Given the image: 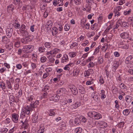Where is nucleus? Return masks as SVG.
I'll use <instances>...</instances> for the list:
<instances>
[{"instance_id": "6ab92c4d", "label": "nucleus", "mask_w": 133, "mask_h": 133, "mask_svg": "<svg viewBox=\"0 0 133 133\" xmlns=\"http://www.w3.org/2000/svg\"><path fill=\"white\" fill-rule=\"evenodd\" d=\"M28 36L25 37V38L21 39V42L25 43L28 42V39H29Z\"/></svg>"}, {"instance_id": "423d86ee", "label": "nucleus", "mask_w": 133, "mask_h": 133, "mask_svg": "<svg viewBox=\"0 0 133 133\" xmlns=\"http://www.w3.org/2000/svg\"><path fill=\"white\" fill-rule=\"evenodd\" d=\"M121 24V22H120V21H118L117 22L115 26H113V24H110V26L109 28H110L111 29L112 28V29H117L118 28L119 25Z\"/></svg>"}, {"instance_id": "ea45409f", "label": "nucleus", "mask_w": 133, "mask_h": 133, "mask_svg": "<svg viewBox=\"0 0 133 133\" xmlns=\"http://www.w3.org/2000/svg\"><path fill=\"white\" fill-rule=\"evenodd\" d=\"M63 2L62 0H58L57 1V4L59 6H62L63 4Z\"/></svg>"}, {"instance_id": "4be33fe9", "label": "nucleus", "mask_w": 133, "mask_h": 133, "mask_svg": "<svg viewBox=\"0 0 133 133\" xmlns=\"http://www.w3.org/2000/svg\"><path fill=\"white\" fill-rule=\"evenodd\" d=\"M34 97L32 96H31L30 97L28 98V99L27 100V102H31V103L33 102H34Z\"/></svg>"}, {"instance_id": "cd10ccee", "label": "nucleus", "mask_w": 133, "mask_h": 133, "mask_svg": "<svg viewBox=\"0 0 133 133\" xmlns=\"http://www.w3.org/2000/svg\"><path fill=\"white\" fill-rule=\"evenodd\" d=\"M77 55V53L74 52H71L69 53V55L71 57H74Z\"/></svg>"}, {"instance_id": "f8f14e48", "label": "nucleus", "mask_w": 133, "mask_h": 133, "mask_svg": "<svg viewBox=\"0 0 133 133\" xmlns=\"http://www.w3.org/2000/svg\"><path fill=\"white\" fill-rule=\"evenodd\" d=\"M119 65V63L117 61H115L114 62L113 65V69L114 71H115L116 69L118 67Z\"/></svg>"}, {"instance_id": "20e7f679", "label": "nucleus", "mask_w": 133, "mask_h": 133, "mask_svg": "<svg viewBox=\"0 0 133 133\" xmlns=\"http://www.w3.org/2000/svg\"><path fill=\"white\" fill-rule=\"evenodd\" d=\"M121 37L123 39H128L129 40H132V39L130 37L129 33L127 32H124L121 34L120 35Z\"/></svg>"}, {"instance_id": "b1692460", "label": "nucleus", "mask_w": 133, "mask_h": 133, "mask_svg": "<svg viewBox=\"0 0 133 133\" xmlns=\"http://www.w3.org/2000/svg\"><path fill=\"white\" fill-rule=\"evenodd\" d=\"M130 110L129 109L124 110L123 111V114L125 115H128L130 113Z\"/></svg>"}, {"instance_id": "dca6fc26", "label": "nucleus", "mask_w": 133, "mask_h": 133, "mask_svg": "<svg viewBox=\"0 0 133 133\" xmlns=\"http://www.w3.org/2000/svg\"><path fill=\"white\" fill-rule=\"evenodd\" d=\"M88 123L89 125L92 126H94L95 124V122L92 118L89 119L88 120Z\"/></svg>"}, {"instance_id": "5701e85b", "label": "nucleus", "mask_w": 133, "mask_h": 133, "mask_svg": "<svg viewBox=\"0 0 133 133\" xmlns=\"http://www.w3.org/2000/svg\"><path fill=\"white\" fill-rule=\"evenodd\" d=\"M60 50L59 49L55 48L51 51V54H56L58 53L59 51H60Z\"/></svg>"}, {"instance_id": "79ce46f5", "label": "nucleus", "mask_w": 133, "mask_h": 133, "mask_svg": "<svg viewBox=\"0 0 133 133\" xmlns=\"http://www.w3.org/2000/svg\"><path fill=\"white\" fill-rule=\"evenodd\" d=\"M0 85L2 89H5V84L3 82H2L0 83Z\"/></svg>"}, {"instance_id": "c85d7f7f", "label": "nucleus", "mask_w": 133, "mask_h": 133, "mask_svg": "<svg viewBox=\"0 0 133 133\" xmlns=\"http://www.w3.org/2000/svg\"><path fill=\"white\" fill-rule=\"evenodd\" d=\"M121 22L122 25L121 26L124 27H128L129 26V24L127 23V22L124 21L123 22Z\"/></svg>"}, {"instance_id": "9b49d317", "label": "nucleus", "mask_w": 133, "mask_h": 133, "mask_svg": "<svg viewBox=\"0 0 133 133\" xmlns=\"http://www.w3.org/2000/svg\"><path fill=\"white\" fill-rule=\"evenodd\" d=\"M65 89L64 88H61L59 89L56 91L57 94V95H62Z\"/></svg>"}, {"instance_id": "a18cd8bd", "label": "nucleus", "mask_w": 133, "mask_h": 133, "mask_svg": "<svg viewBox=\"0 0 133 133\" xmlns=\"http://www.w3.org/2000/svg\"><path fill=\"white\" fill-rule=\"evenodd\" d=\"M44 45L47 48H50L51 46L49 42L45 43Z\"/></svg>"}, {"instance_id": "052dcab7", "label": "nucleus", "mask_w": 133, "mask_h": 133, "mask_svg": "<svg viewBox=\"0 0 133 133\" xmlns=\"http://www.w3.org/2000/svg\"><path fill=\"white\" fill-rule=\"evenodd\" d=\"M15 47L18 48L20 46V42H17L15 44Z\"/></svg>"}, {"instance_id": "1a4fd4ad", "label": "nucleus", "mask_w": 133, "mask_h": 133, "mask_svg": "<svg viewBox=\"0 0 133 133\" xmlns=\"http://www.w3.org/2000/svg\"><path fill=\"white\" fill-rule=\"evenodd\" d=\"M13 30L12 28L7 29L6 30V33L9 37H10L11 36Z\"/></svg>"}, {"instance_id": "412c9836", "label": "nucleus", "mask_w": 133, "mask_h": 133, "mask_svg": "<svg viewBox=\"0 0 133 133\" xmlns=\"http://www.w3.org/2000/svg\"><path fill=\"white\" fill-rule=\"evenodd\" d=\"M14 7L12 5H9L7 7V10L8 12H10L13 11Z\"/></svg>"}, {"instance_id": "338daca9", "label": "nucleus", "mask_w": 133, "mask_h": 133, "mask_svg": "<svg viewBox=\"0 0 133 133\" xmlns=\"http://www.w3.org/2000/svg\"><path fill=\"white\" fill-rule=\"evenodd\" d=\"M20 24L18 23H17L14 25V27L16 29H18L20 28Z\"/></svg>"}, {"instance_id": "7c9ffc66", "label": "nucleus", "mask_w": 133, "mask_h": 133, "mask_svg": "<svg viewBox=\"0 0 133 133\" xmlns=\"http://www.w3.org/2000/svg\"><path fill=\"white\" fill-rule=\"evenodd\" d=\"M93 99L97 102H98L99 101L100 98L98 94L95 95V96L93 98Z\"/></svg>"}, {"instance_id": "e433bc0d", "label": "nucleus", "mask_w": 133, "mask_h": 133, "mask_svg": "<svg viewBox=\"0 0 133 133\" xmlns=\"http://www.w3.org/2000/svg\"><path fill=\"white\" fill-rule=\"evenodd\" d=\"M75 3L77 5H79L81 3V0H74Z\"/></svg>"}, {"instance_id": "a19ab883", "label": "nucleus", "mask_w": 133, "mask_h": 133, "mask_svg": "<svg viewBox=\"0 0 133 133\" xmlns=\"http://www.w3.org/2000/svg\"><path fill=\"white\" fill-rule=\"evenodd\" d=\"M45 48L43 47H40L39 48L38 51L40 52H43L44 51Z\"/></svg>"}, {"instance_id": "9d476101", "label": "nucleus", "mask_w": 133, "mask_h": 133, "mask_svg": "<svg viewBox=\"0 0 133 133\" xmlns=\"http://www.w3.org/2000/svg\"><path fill=\"white\" fill-rule=\"evenodd\" d=\"M102 118V116L101 114L96 112L94 118L96 119H99Z\"/></svg>"}, {"instance_id": "c756f323", "label": "nucleus", "mask_w": 133, "mask_h": 133, "mask_svg": "<svg viewBox=\"0 0 133 133\" xmlns=\"http://www.w3.org/2000/svg\"><path fill=\"white\" fill-rule=\"evenodd\" d=\"M79 69L77 70L75 72H74L72 74V75L74 76H77L79 72Z\"/></svg>"}, {"instance_id": "5fc2aeb1", "label": "nucleus", "mask_w": 133, "mask_h": 133, "mask_svg": "<svg viewBox=\"0 0 133 133\" xmlns=\"http://www.w3.org/2000/svg\"><path fill=\"white\" fill-rule=\"evenodd\" d=\"M94 64L92 62H90L89 64L88 67V68H90L93 67L94 66Z\"/></svg>"}, {"instance_id": "09e8293b", "label": "nucleus", "mask_w": 133, "mask_h": 133, "mask_svg": "<svg viewBox=\"0 0 133 133\" xmlns=\"http://www.w3.org/2000/svg\"><path fill=\"white\" fill-rule=\"evenodd\" d=\"M49 115L50 116H54L55 115V112L51 110L49 111Z\"/></svg>"}, {"instance_id": "72a5a7b5", "label": "nucleus", "mask_w": 133, "mask_h": 133, "mask_svg": "<svg viewBox=\"0 0 133 133\" xmlns=\"http://www.w3.org/2000/svg\"><path fill=\"white\" fill-rule=\"evenodd\" d=\"M103 60V56H100L98 58V61L99 63L100 64H101L102 63Z\"/></svg>"}, {"instance_id": "0eeeda50", "label": "nucleus", "mask_w": 133, "mask_h": 133, "mask_svg": "<svg viewBox=\"0 0 133 133\" xmlns=\"http://www.w3.org/2000/svg\"><path fill=\"white\" fill-rule=\"evenodd\" d=\"M12 119L14 122L17 123L18 121V115L16 114H14L12 115Z\"/></svg>"}, {"instance_id": "603ef678", "label": "nucleus", "mask_w": 133, "mask_h": 133, "mask_svg": "<svg viewBox=\"0 0 133 133\" xmlns=\"http://www.w3.org/2000/svg\"><path fill=\"white\" fill-rule=\"evenodd\" d=\"M99 47H98L95 49L94 54L95 55L96 54L99 52Z\"/></svg>"}, {"instance_id": "aec40b11", "label": "nucleus", "mask_w": 133, "mask_h": 133, "mask_svg": "<svg viewBox=\"0 0 133 133\" xmlns=\"http://www.w3.org/2000/svg\"><path fill=\"white\" fill-rule=\"evenodd\" d=\"M2 41L5 44H7L9 41V39L6 37H2Z\"/></svg>"}, {"instance_id": "ddd939ff", "label": "nucleus", "mask_w": 133, "mask_h": 133, "mask_svg": "<svg viewBox=\"0 0 133 133\" xmlns=\"http://www.w3.org/2000/svg\"><path fill=\"white\" fill-rule=\"evenodd\" d=\"M68 56L67 55L65 54L62 58V63L66 62L69 61Z\"/></svg>"}, {"instance_id": "c03bdc74", "label": "nucleus", "mask_w": 133, "mask_h": 133, "mask_svg": "<svg viewBox=\"0 0 133 133\" xmlns=\"http://www.w3.org/2000/svg\"><path fill=\"white\" fill-rule=\"evenodd\" d=\"M74 122L76 125L78 124L79 122V120L78 118H76L75 119Z\"/></svg>"}, {"instance_id": "e2e57ef3", "label": "nucleus", "mask_w": 133, "mask_h": 133, "mask_svg": "<svg viewBox=\"0 0 133 133\" xmlns=\"http://www.w3.org/2000/svg\"><path fill=\"white\" fill-rule=\"evenodd\" d=\"M129 21L131 22L132 26L133 27V18L130 17L129 19Z\"/></svg>"}, {"instance_id": "49530a36", "label": "nucleus", "mask_w": 133, "mask_h": 133, "mask_svg": "<svg viewBox=\"0 0 133 133\" xmlns=\"http://www.w3.org/2000/svg\"><path fill=\"white\" fill-rule=\"evenodd\" d=\"M31 66L32 69H34L37 67L36 64L34 63H32L31 64Z\"/></svg>"}, {"instance_id": "2eb2a0df", "label": "nucleus", "mask_w": 133, "mask_h": 133, "mask_svg": "<svg viewBox=\"0 0 133 133\" xmlns=\"http://www.w3.org/2000/svg\"><path fill=\"white\" fill-rule=\"evenodd\" d=\"M51 32L53 35H55L58 33V29L55 27H54L52 29Z\"/></svg>"}, {"instance_id": "7ed1b4c3", "label": "nucleus", "mask_w": 133, "mask_h": 133, "mask_svg": "<svg viewBox=\"0 0 133 133\" xmlns=\"http://www.w3.org/2000/svg\"><path fill=\"white\" fill-rule=\"evenodd\" d=\"M34 47L32 45H27L24 46L23 49V51L24 52L28 53L33 50Z\"/></svg>"}, {"instance_id": "8fccbe9b", "label": "nucleus", "mask_w": 133, "mask_h": 133, "mask_svg": "<svg viewBox=\"0 0 133 133\" xmlns=\"http://www.w3.org/2000/svg\"><path fill=\"white\" fill-rule=\"evenodd\" d=\"M120 88L122 89H124L125 88V86L123 83H121L119 85Z\"/></svg>"}, {"instance_id": "39448f33", "label": "nucleus", "mask_w": 133, "mask_h": 133, "mask_svg": "<svg viewBox=\"0 0 133 133\" xmlns=\"http://www.w3.org/2000/svg\"><path fill=\"white\" fill-rule=\"evenodd\" d=\"M97 125L102 128H105L107 127L108 125L107 123L103 121H99L97 123Z\"/></svg>"}, {"instance_id": "4468645a", "label": "nucleus", "mask_w": 133, "mask_h": 133, "mask_svg": "<svg viewBox=\"0 0 133 133\" xmlns=\"http://www.w3.org/2000/svg\"><path fill=\"white\" fill-rule=\"evenodd\" d=\"M73 66V64L72 63H69L68 65H66L64 68V69L65 70H69L70 69V66L71 67Z\"/></svg>"}, {"instance_id": "f3484780", "label": "nucleus", "mask_w": 133, "mask_h": 133, "mask_svg": "<svg viewBox=\"0 0 133 133\" xmlns=\"http://www.w3.org/2000/svg\"><path fill=\"white\" fill-rule=\"evenodd\" d=\"M81 104V102H77L75 103L73 105V108L74 109L77 108L78 107L80 106Z\"/></svg>"}, {"instance_id": "3c124183", "label": "nucleus", "mask_w": 133, "mask_h": 133, "mask_svg": "<svg viewBox=\"0 0 133 133\" xmlns=\"http://www.w3.org/2000/svg\"><path fill=\"white\" fill-rule=\"evenodd\" d=\"M46 59V58L45 57H41V61L42 62H45Z\"/></svg>"}, {"instance_id": "774afa93", "label": "nucleus", "mask_w": 133, "mask_h": 133, "mask_svg": "<svg viewBox=\"0 0 133 133\" xmlns=\"http://www.w3.org/2000/svg\"><path fill=\"white\" fill-rule=\"evenodd\" d=\"M34 25H31L30 27V30L32 32H33L34 31Z\"/></svg>"}, {"instance_id": "393cba45", "label": "nucleus", "mask_w": 133, "mask_h": 133, "mask_svg": "<svg viewBox=\"0 0 133 133\" xmlns=\"http://www.w3.org/2000/svg\"><path fill=\"white\" fill-rule=\"evenodd\" d=\"M79 92L81 94H84L85 93V89L83 87H81L79 88Z\"/></svg>"}, {"instance_id": "f704fd0d", "label": "nucleus", "mask_w": 133, "mask_h": 133, "mask_svg": "<svg viewBox=\"0 0 133 133\" xmlns=\"http://www.w3.org/2000/svg\"><path fill=\"white\" fill-rule=\"evenodd\" d=\"M38 118V116H34L32 119V122L34 123H35L37 121Z\"/></svg>"}, {"instance_id": "473e14b6", "label": "nucleus", "mask_w": 133, "mask_h": 133, "mask_svg": "<svg viewBox=\"0 0 133 133\" xmlns=\"http://www.w3.org/2000/svg\"><path fill=\"white\" fill-rule=\"evenodd\" d=\"M6 48L9 50H10L13 48V46L12 44L8 45L6 46Z\"/></svg>"}, {"instance_id": "4d7b16f0", "label": "nucleus", "mask_w": 133, "mask_h": 133, "mask_svg": "<svg viewBox=\"0 0 133 133\" xmlns=\"http://www.w3.org/2000/svg\"><path fill=\"white\" fill-rule=\"evenodd\" d=\"M52 27V26H51V25H45V28H46L47 30H48V31H50L51 29V28Z\"/></svg>"}, {"instance_id": "680f3d73", "label": "nucleus", "mask_w": 133, "mask_h": 133, "mask_svg": "<svg viewBox=\"0 0 133 133\" xmlns=\"http://www.w3.org/2000/svg\"><path fill=\"white\" fill-rule=\"evenodd\" d=\"M91 9V8L89 6H88L87 7L86 9H85V10H86V11L87 12H89Z\"/></svg>"}, {"instance_id": "a211bd4d", "label": "nucleus", "mask_w": 133, "mask_h": 133, "mask_svg": "<svg viewBox=\"0 0 133 133\" xmlns=\"http://www.w3.org/2000/svg\"><path fill=\"white\" fill-rule=\"evenodd\" d=\"M96 112L94 111L89 112L87 113L89 117L93 118L95 116Z\"/></svg>"}, {"instance_id": "a878e982", "label": "nucleus", "mask_w": 133, "mask_h": 133, "mask_svg": "<svg viewBox=\"0 0 133 133\" xmlns=\"http://www.w3.org/2000/svg\"><path fill=\"white\" fill-rule=\"evenodd\" d=\"M59 95H54V96H53L52 97V100L53 101H55L58 99H59Z\"/></svg>"}, {"instance_id": "f03ea898", "label": "nucleus", "mask_w": 133, "mask_h": 133, "mask_svg": "<svg viewBox=\"0 0 133 133\" xmlns=\"http://www.w3.org/2000/svg\"><path fill=\"white\" fill-rule=\"evenodd\" d=\"M20 32L23 34V36L25 37L28 36V33L26 28L24 24H22L21 27L19 30Z\"/></svg>"}, {"instance_id": "37998d69", "label": "nucleus", "mask_w": 133, "mask_h": 133, "mask_svg": "<svg viewBox=\"0 0 133 133\" xmlns=\"http://www.w3.org/2000/svg\"><path fill=\"white\" fill-rule=\"evenodd\" d=\"M44 129L45 128L43 126V125H42L40 126V128L38 130H40L42 132H44Z\"/></svg>"}, {"instance_id": "4c0bfd02", "label": "nucleus", "mask_w": 133, "mask_h": 133, "mask_svg": "<svg viewBox=\"0 0 133 133\" xmlns=\"http://www.w3.org/2000/svg\"><path fill=\"white\" fill-rule=\"evenodd\" d=\"M8 129L6 128H4L2 129L0 131V133H5L7 131Z\"/></svg>"}, {"instance_id": "2f4dec72", "label": "nucleus", "mask_w": 133, "mask_h": 133, "mask_svg": "<svg viewBox=\"0 0 133 133\" xmlns=\"http://www.w3.org/2000/svg\"><path fill=\"white\" fill-rule=\"evenodd\" d=\"M38 105V104H36L35 103H34V102L30 104V107L33 109L34 108L36 107Z\"/></svg>"}, {"instance_id": "f257e3e1", "label": "nucleus", "mask_w": 133, "mask_h": 133, "mask_svg": "<svg viewBox=\"0 0 133 133\" xmlns=\"http://www.w3.org/2000/svg\"><path fill=\"white\" fill-rule=\"evenodd\" d=\"M33 110L30 105H27L26 107H24L22 110V111L21 114V118H23L25 116V114L29 115L30 113V111H32Z\"/></svg>"}, {"instance_id": "6e6d98bb", "label": "nucleus", "mask_w": 133, "mask_h": 133, "mask_svg": "<svg viewBox=\"0 0 133 133\" xmlns=\"http://www.w3.org/2000/svg\"><path fill=\"white\" fill-rule=\"evenodd\" d=\"M49 75V73L48 72H46L44 73L43 76V78H45L47 77Z\"/></svg>"}, {"instance_id": "6e6552de", "label": "nucleus", "mask_w": 133, "mask_h": 133, "mask_svg": "<svg viewBox=\"0 0 133 133\" xmlns=\"http://www.w3.org/2000/svg\"><path fill=\"white\" fill-rule=\"evenodd\" d=\"M70 89L74 95H76L78 91L76 88L74 86L70 87Z\"/></svg>"}, {"instance_id": "bb28decb", "label": "nucleus", "mask_w": 133, "mask_h": 133, "mask_svg": "<svg viewBox=\"0 0 133 133\" xmlns=\"http://www.w3.org/2000/svg\"><path fill=\"white\" fill-rule=\"evenodd\" d=\"M82 129L81 127H78L76 128L75 130V132L76 133H81L82 131Z\"/></svg>"}, {"instance_id": "de8ad7c7", "label": "nucleus", "mask_w": 133, "mask_h": 133, "mask_svg": "<svg viewBox=\"0 0 133 133\" xmlns=\"http://www.w3.org/2000/svg\"><path fill=\"white\" fill-rule=\"evenodd\" d=\"M114 12L115 16H118L120 15V13L118 11L116 10L114 11Z\"/></svg>"}, {"instance_id": "864d4df0", "label": "nucleus", "mask_w": 133, "mask_h": 133, "mask_svg": "<svg viewBox=\"0 0 133 133\" xmlns=\"http://www.w3.org/2000/svg\"><path fill=\"white\" fill-rule=\"evenodd\" d=\"M69 29L70 27L68 25L66 24L64 26V29L66 31H68L69 30Z\"/></svg>"}, {"instance_id": "13d9d810", "label": "nucleus", "mask_w": 133, "mask_h": 133, "mask_svg": "<svg viewBox=\"0 0 133 133\" xmlns=\"http://www.w3.org/2000/svg\"><path fill=\"white\" fill-rule=\"evenodd\" d=\"M46 25L49 26L50 25L51 26H52V22L51 21H49L47 22Z\"/></svg>"}, {"instance_id": "0e129e2a", "label": "nucleus", "mask_w": 133, "mask_h": 133, "mask_svg": "<svg viewBox=\"0 0 133 133\" xmlns=\"http://www.w3.org/2000/svg\"><path fill=\"white\" fill-rule=\"evenodd\" d=\"M7 84L8 88L9 89H11V87L10 82H9V81L7 82Z\"/></svg>"}, {"instance_id": "69168bd1", "label": "nucleus", "mask_w": 133, "mask_h": 133, "mask_svg": "<svg viewBox=\"0 0 133 133\" xmlns=\"http://www.w3.org/2000/svg\"><path fill=\"white\" fill-rule=\"evenodd\" d=\"M125 3V0H121L119 2V4L122 5Z\"/></svg>"}, {"instance_id": "58836bf2", "label": "nucleus", "mask_w": 133, "mask_h": 133, "mask_svg": "<svg viewBox=\"0 0 133 133\" xmlns=\"http://www.w3.org/2000/svg\"><path fill=\"white\" fill-rule=\"evenodd\" d=\"M48 97V94L46 92H45L42 94V96L41 99L43 98H46Z\"/></svg>"}, {"instance_id": "c9c22d12", "label": "nucleus", "mask_w": 133, "mask_h": 133, "mask_svg": "<svg viewBox=\"0 0 133 133\" xmlns=\"http://www.w3.org/2000/svg\"><path fill=\"white\" fill-rule=\"evenodd\" d=\"M132 58V56H129L126 58L125 62L126 63V62L129 61H131Z\"/></svg>"}, {"instance_id": "bf43d9fd", "label": "nucleus", "mask_w": 133, "mask_h": 133, "mask_svg": "<svg viewBox=\"0 0 133 133\" xmlns=\"http://www.w3.org/2000/svg\"><path fill=\"white\" fill-rule=\"evenodd\" d=\"M131 10L130 9L128 11H125L124 12V14L125 15H127L129 14L131 12Z\"/></svg>"}]
</instances>
